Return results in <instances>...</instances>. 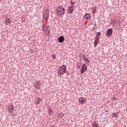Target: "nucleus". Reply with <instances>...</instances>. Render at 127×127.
Returning a JSON list of instances; mask_svg holds the SVG:
<instances>
[{"label":"nucleus","instance_id":"nucleus-1","mask_svg":"<svg viewBox=\"0 0 127 127\" xmlns=\"http://www.w3.org/2000/svg\"><path fill=\"white\" fill-rule=\"evenodd\" d=\"M66 71L67 66L65 65H63L59 66L58 73L59 77H60V76L63 75L64 73H66Z\"/></svg>","mask_w":127,"mask_h":127},{"label":"nucleus","instance_id":"nucleus-2","mask_svg":"<svg viewBox=\"0 0 127 127\" xmlns=\"http://www.w3.org/2000/svg\"><path fill=\"white\" fill-rule=\"evenodd\" d=\"M56 13L58 15H64L65 9L62 6H58L56 9Z\"/></svg>","mask_w":127,"mask_h":127},{"label":"nucleus","instance_id":"nucleus-3","mask_svg":"<svg viewBox=\"0 0 127 127\" xmlns=\"http://www.w3.org/2000/svg\"><path fill=\"white\" fill-rule=\"evenodd\" d=\"M48 16H49V10L48 9H46L45 10H44L43 17L45 18V19H46V18H48Z\"/></svg>","mask_w":127,"mask_h":127},{"label":"nucleus","instance_id":"nucleus-4","mask_svg":"<svg viewBox=\"0 0 127 127\" xmlns=\"http://www.w3.org/2000/svg\"><path fill=\"white\" fill-rule=\"evenodd\" d=\"M78 102L82 105H85L86 102V98L84 97H80L78 100Z\"/></svg>","mask_w":127,"mask_h":127},{"label":"nucleus","instance_id":"nucleus-5","mask_svg":"<svg viewBox=\"0 0 127 127\" xmlns=\"http://www.w3.org/2000/svg\"><path fill=\"white\" fill-rule=\"evenodd\" d=\"M100 39V36H96L95 39V42L94 43V45L95 47L98 45L99 44V40Z\"/></svg>","mask_w":127,"mask_h":127},{"label":"nucleus","instance_id":"nucleus-6","mask_svg":"<svg viewBox=\"0 0 127 127\" xmlns=\"http://www.w3.org/2000/svg\"><path fill=\"white\" fill-rule=\"evenodd\" d=\"M86 70H87V65H86V64H83L82 65V67L81 69L80 73H81V74H83V73H84V72H85V71H86Z\"/></svg>","mask_w":127,"mask_h":127},{"label":"nucleus","instance_id":"nucleus-7","mask_svg":"<svg viewBox=\"0 0 127 127\" xmlns=\"http://www.w3.org/2000/svg\"><path fill=\"white\" fill-rule=\"evenodd\" d=\"M74 7L70 6L67 9V12H68V13H70V14L73 13L74 9Z\"/></svg>","mask_w":127,"mask_h":127},{"label":"nucleus","instance_id":"nucleus-8","mask_svg":"<svg viewBox=\"0 0 127 127\" xmlns=\"http://www.w3.org/2000/svg\"><path fill=\"white\" fill-rule=\"evenodd\" d=\"M35 88H36L37 89H40V81H37L34 85Z\"/></svg>","mask_w":127,"mask_h":127},{"label":"nucleus","instance_id":"nucleus-9","mask_svg":"<svg viewBox=\"0 0 127 127\" xmlns=\"http://www.w3.org/2000/svg\"><path fill=\"white\" fill-rule=\"evenodd\" d=\"M84 18H85V19H86L87 20L90 19V18H91V15L89 13H86L84 15Z\"/></svg>","mask_w":127,"mask_h":127},{"label":"nucleus","instance_id":"nucleus-10","mask_svg":"<svg viewBox=\"0 0 127 127\" xmlns=\"http://www.w3.org/2000/svg\"><path fill=\"white\" fill-rule=\"evenodd\" d=\"M106 34L107 36H111L112 35V28H110L108 30H107Z\"/></svg>","mask_w":127,"mask_h":127},{"label":"nucleus","instance_id":"nucleus-11","mask_svg":"<svg viewBox=\"0 0 127 127\" xmlns=\"http://www.w3.org/2000/svg\"><path fill=\"white\" fill-rule=\"evenodd\" d=\"M64 37L61 36V37H59L58 41L60 43H62L64 41Z\"/></svg>","mask_w":127,"mask_h":127},{"label":"nucleus","instance_id":"nucleus-12","mask_svg":"<svg viewBox=\"0 0 127 127\" xmlns=\"http://www.w3.org/2000/svg\"><path fill=\"white\" fill-rule=\"evenodd\" d=\"M98 7H94L92 9V13L93 14H95V13H96V12H98Z\"/></svg>","mask_w":127,"mask_h":127},{"label":"nucleus","instance_id":"nucleus-13","mask_svg":"<svg viewBox=\"0 0 127 127\" xmlns=\"http://www.w3.org/2000/svg\"><path fill=\"white\" fill-rule=\"evenodd\" d=\"M10 22H11V21H10L8 18H6L5 20V24H6V25H9V24H10Z\"/></svg>","mask_w":127,"mask_h":127},{"label":"nucleus","instance_id":"nucleus-14","mask_svg":"<svg viewBox=\"0 0 127 127\" xmlns=\"http://www.w3.org/2000/svg\"><path fill=\"white\" fill-rule=\"evenodd\" d=\"M40 102H41V100H40V98H36L35 103L37 104V105L40 104Z\"/></svg>","mask_w":127,"mask_h":127},{"label":"nucleus","instance_id":"nucleus-15","mask_svg":"<svg viewBox=\"0 0 127 127\" xmlns=\"http://www.w3.org/2000/svg\"><path fill=\"white\" fill-rule=\"evenodd\" d=\"M8 110L9 112H12V111H13V106H12V105H10L8 107Z\"/></svg>","mask_w":127,"mask_h":127},{"label":"nucleus","instance_id":"nucleus-16","mask_svg":"<svg viewBox=\"0 0 127 127\" xmlns=\"http://www.w3.org/2000/svg\"><path fill=\"white\" fill-rule=\"evenodd\" d=\"M92 127H99V124H98L97 123L94 122L93 124H92Z\"/></svg>","mask_w":127,"mask_h":127},{"label":"nucleus","instance_id":"nucleus-17","mask_svg":"<svg viewBox=\"0 0 127 127\" xmlns=\"http://www.w3.org/2000/svg\"><path fill=\"white\" fill-rule=\"evenodd\" d=\"M47 29L45 31V33H48L49 34V32H50V28H48V27H47Z\"/></svg>","mask_w":127,"mask_h":127},{"label":"nucleus","instance_id":"nucleus-18","mask_svg":"<svg viewBox=\"0 0 127 127\" xmlns=\"http://www.w3.org/2000/svg\"><path fill=\"white\" fill-rule=\"evenodd\" d=\"M70 6L72 7H75V6L74 5V4H75V2L72 1V0H70Z\"/></svg>","mask_w":127,"mask_h":127},{"label":"nucleus","instance_id":"nucleus-19","mask_svg":"<svg viewBox=\"0 0 127 127\" xmlns=\"http://www.w3.org/2000/svg\"><path fill=\"white\" fill-rule=\"evenodd\" d=\"M117 117H118V115H117V113H113L112 114V117L113 118H117Z\"/></svg>","mask_w":127,"mask_h":127},{"label":"nucleus","instance_id":"nucleus-20","mask_svg":"<svg viewBox=\"0 0 127 127\" xmlns=\"http://www.w3.org/2000/svg\"><path fill=\"white\" fill-rule=\"evenodd\" d=\"M63 116H64V114L62 113V112H61L59 115V118H63Z\"/></svg>","mask_w":127,"mask_h":127},{"label":"nucleus","instance_id":"nucleus-21","mask_svg":"<svg viewBox=\"0 0 127 127\" xmlns=\"http://www.w3.org/2000/svg\"><path fill=\"white\" fill-rule=\"evenodd\" d=\"M49 115H52V110H51V109H49Z\"/></svg>","mask_w":127,"mask_h":127},{"label":"nucleus","instance_id":"nucleus-22","mask_svg":"<svg viewBox=\"0 0 127 127\" xmlns=\"http://www.w3.org/2000/svg\"><path fill=\"white\" fill-rule=\"evenodd\" d=\"M101 32H98L97 33V34H96V36H100V35H101Z\"/></svg>","mask_w":127,"mask_h":127},{"label":"nucleus","instance_id":"nucleus-23","mask_svg":"<svg viewBox=\"0 0 127 127\" xmlns=\"http://www.w3.org/2000/svg\"><path fill=\"white\" fill-rule=\"evenodd\" d=\"M53 56H54L53 59H54L55 56L54 55Z\"/></svg>","mask_w":127,"mask_h":127},{"label":"nucleus","instance_id":"nucleus-24","mask_svg":"<svg viewBox=\"0 0 127 127\" xmlns=\"http://www.w3.org/2000/svg\"><path fill=\"white\" fill-rule=\"evenodd\" d=\"M51 127H54V126H51Z\"/></svg>","mask_w":127,"mask_h":127},{"label":"nucleus","instance_id":"nucleus-25","mask_svg":"<svg viewBox=\"0 0 127 127\" xmlns=\"http://www.w3.org/2000/svg\"><path fill=\"white\" fill-rule=\"evenodd\" d=\"M115 25H117L116 24V22H115Z\"/></svg>","mask_w":127,"mask_h":127},{"label":"nucleus","instance_id":"nucleus-26","mask_svg":"<svg viewBox=\"0 0 127 127\" xmlns=\"http://www.w3.org/2000/svg\"><path fill=\"white\" fill-rule=\"evenodd\" d=\"M43 31H44V29H43Z\"/></svg>","mask_w":127,"mask_h":127}]
</instances>
